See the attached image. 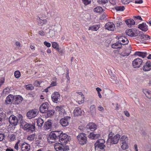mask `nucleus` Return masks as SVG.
<instances>
[{
	"label": "nucleus",
	"instance_id": "nucleus-1",
	"mask_svg": "<svg viewBox=\"0 0 151 151\" xmlns=\"http://www.w3.org/2000/svg\"><path fill=\"white\" fill-rule=\"evenodd\" d=\"M21 124L23 129L27 132H33L35 130V124L28 123L24 121H22Z\"/></svg>",
	"mask_w": 151,
	"mask_h": 151
},
{
	"label": "nucleus",
	"instance_id": "nucleus-2",
	"mask_svg": "<svg viewBox=\"0 0 151 151\" xmlns=\"http://www.w3.org/2000/svg\"><path fill=\"white\" fill-rule=\"evenodd\" d=\"M77 138L78 143L81 145H83L86 143L87 139L85 134L83 133H79Z\"/></svg>",
	"mask_w": 151,
	"mask_h": 151
},
{
	"label": "nucleus",
	"instance_id": "nucleus-3",
	"mask_svg": "<svg viewBox=\"0 0 151 151\" xmlns=\"http://www.w3.org/2000/svg\"><path fill=\"white\" fill-rule=\"evenodd\" d=\"M64 143H56L55 144V148L57 151H63L69 150V147L66 145Z\"/></svg>",
	"mask_w": 151,
	"mask_h": 151
},
{
	"label": "nucleus",
	"instance_id": "nucleus-4",
	"mask_svg": "<svg viewBox=\"0 0 151 151\" xmlns=\"http://www.w3.org/2000/svg\"><path fill=\"white\" fill-rule=\"evenodd\" d=\"M70 119L71 117L69 116L64 117L60 119L59 123L63 127H66L69 124Z\"/></svg>",
	"mask_w": 151,
	"mask_h": 151
},
{
	"label": "nucleus",
	"instance_id": "nucleus-5",
	"mask_svg": "<svg viewBox=\"0 0 151 151\" xmlns=\"http://www.w3.org/2000/svg\"><path fill=\"white\" fill-rule=\"evenodd\" d=\"M38 113L37 109H32L29 111L27 114V116L29 119L35 117Z\"/></svg>",
	"mask_w": 151,
	"mask_h": 151
},
{
	"label": "nucleus",
	"instance_id": "nucleus-6",
	"mask_svg": "<svg viewBox=\"0 0 151 151\" xmlns=\"http://www.w3.org/2000/svg\"><path fill=\"white\" fill-rule=\"evenodd\" d=\"M9 121L12 126H15L17 125L19 120L15 116L12 115L9 117Z\"/></svg>",
	"mask_w": 151,
	"mask_h": 151
},
{
	"label": "nucleus",
	"instance_id": "nucleus-7",
	"mask_svg": "<svg viewBox=\"0 0 151 151\" xmlns=\"http://www.w3.org/2000/svg\"><path fill=\"white\" fill-rule=\"evenodd\" d=\"M49 106V104L47 102L42 104L40 107V112L43 113H46L48 110Z\"/></svg>",
	"mask_w": 151,
	"mask_h": 151
},
{
	"label": "nucleus",
	"instance_id": "nucleus-8",
	"mask_svg": "<svg viewBox=\"0 0 151 151\" xmlns=\"http://www.w3.org/2000/svg\"><path fill=\"white\" fill-rule=\"evenodd\" d=\"M142 63L143 62L141 59L137 58L135 59L133 61L132 64L134 68H137L139 67Z\"/></svg>",
	"mask_w": 151,
	"mask_h": 151
},
{
	"label": "nucleus",
	"instance_id": "nucleus-9",
	"mask_svg": "<svg viewBox=\"0 0 151 151\" xmlns=\"http://www.w3.org/2000/svg\"><path fill=\"white\" fill-rule=\"evenodd\" d=\"M120 137V135L119 134H117L114 137L111 138V136H109V140L110 141L111 143L112 144H115L117 143Z\"/></svg>",
	"mask_w": 151,
	"mask_h": 151
},
{
	"label": "nucleus",
	"instance_id": "nucleus-10",
	"mask_svg": "<svg viewBox=\"0 0 151 151\" xmlns=\"http://www.w3.org/2000/svg\"><path fill=\"white\" fill-rule=\"evenodd\" d=\"M52 120H49L45 122L44 126L43 127V129L45 130H51L52 128Z\"/></svg>",
	"mask_w": 151,
	"mask_h": 151
},
{
	"label": "nucleus",
	"instance_id": "nucleus-11",
	"mask_svg": "<svg viewBox=\"0 0 151 151\" xmlns=\"http://www.w3.org/2000/svg\"><path fill=\"white\" fill-rule=\"evenodd\" d=\"M59 141L61 143H64L65 144L67 143L68 141V136L65 134L61 133Z\"/></svg>",
	"mask_w": 151,
	"mask_h": 151
},
{
	"label": "nucleus",
	"instance_id": "nucleus-12",
	"mask_svg": "<svg viewBox=\"0 0 151 151\" xmlns=\"http://www.w3.org/2000/svg\"><path fill=\"white\" fill-rule=\"evenodd\" d=\"M76 93L78 94V96L77 102L80 104L83 103L84 101V97L82 93L80 92H77Z\"/></svg>",
	"mask_w": 151,
	"mask_h": 151
},
{
	"label": "nucleus",
	"instance_id": "nucleus-13",
	"mask_svg": "<svg viewBox=\"0 0 151 151\" xmlns=\"http://www.w3.org/2000/svg\"><path fill=\"white\" fill-rule=\"evenodd\" d=\"M60 98V96L58 92H55L52 94L51 98L52 101L55 102L57 103L59 101Z\"/></svg>",
	"mask_w": 151,
	"mask_h": 151
},
{
	"label": "nucleus",
	"instance_id": "nucleus-14",
	"mask_svg": "<svg viewBox=\"0 0 151 151\" xmlns=\"http://www.w3.org/2000/svg\"><path fill=\"white\" fill-rule=\"evenodd\" d=\"M119 42L121 45H126L129 42L128 39L125 37L123 36H119L118 37Z\"/></svg>",
	"mask_w": 151,
	"mask_h": 151
},
{
	"label": "nucleus",
	"instance_id": "nucleus-15",
	"mask_svg": "<svg viewBox=\"0 0 151 151\" xmlns=\"http://www.w3.org/2000/svg\"><path fill=\"white\" fill-rule=\"evenodd\" d=\"M97 125L93 123H89L86 126L88 131H89V130L91 131H94L97 129Z\"/></svg>",
	"mask_w": 151,
	"mask_h": 151
},
{
	"label": "nucleus",
	"instance_id": "nucleus-16",
	"mask_svg": "<svg viewBox=\"0 0 151 151\" xmlns=\"http://www.w3.org/2000/svg\"><path fill=\"white\" fill-rule=\"evenodd\" d=\"M105 28L110 31H114L115 29V26L112 22H108L105 25Z\"/></svg>",
	"mask_w": 151,
	"mask_h": 151
},
{
	"label": "nucleus",
	"instance_id": "nucleus-17",
	"mask_svg": "<svg viewBox=\"0 0 151 151\" xmlns=\"http://www.w3.org/2000/svg\"><path fill=\"white\" fill-rule=\"evenodd\" d=\"M21 148L22 151H28L30 150V147L27 144L24 142L21 145Z\"/></svg>",
	"mask_w": 151,
	"mask_h": 151
},
{
	"label": "nucleus",
	"instance_id": "nucleus-18",
	"mask_svg": "<svg viewBox=\"0 0 151 151\" xmlns=\"http://www.w3.org/2000/svg\"><path fill=\"white\" fill-rule=\"evenodd\" d=\"M56 109L58 111L60 115H63L66 114L64 108V107L62 106H57L56 107Z\"/></svg>",
	"mask_w": 151,
	"mask_h": 151
},
{
	"label": "nucleus",
	"instance_id": "nucleus-19",
	"mask_svg": "<svg viewBox=\"0 0 151 151\" xmlns=\"http://www.w3.org/2000/svg\"><path fill=\"white\" fill-rule=\"evenodd\" d=\"M143 68V70L145 71L150 70L151 69V62L149 61H147Z\"/></svg>",
	"mask_w": 151,
	"mask_h": 151
},
{
	"label": "nucleus",
	"instance_id": "nucleus-20",
	"mask_svg": "<svg viewBox=\"0 0 151 151\" xmlns=\"http://www.w3.org/2000/svg\"><path fill=\"white\" fill-rule=\"evenodd\" d=\"M47 22V20L46 19H44L42 17H39L38 19V24L39 26H42L46 24Z\"/></svg>",
	"mask_w": 151,
	"mask_h": 151
},
{
	"label": "nucleus",
	"instance_id": "nucleus-21",
	"mask_svg": "<svg viewBox=\"0 0 151 151\" xmlns=\"http://www.w3.org/2000/svg\"><path fill=\"white\" fill-rule=\"evenodd\" d=\"M140 38L142 43H145L146 40H149L150 39V37L147 35H139Z\"/></svg>",
	"mask_w": 151,
	"mask_h": 151
},
{
	"label": "nucleus",
	"instance_id": "nucleus-22",
	"mask_svg": "<svg viewBox=\"0 0 151 151\" xmlns=\"http://www.w3.org/2000/svg\"><path fill=\"white\" fill-rule=\"evenodd\" d=\"M23 100V98L20 95H17L14 96V101L15 103L18 104L20 103Z\"/></svg>",
	"mask_w": 151,
	"mask_h": 151
},
{
	"label": "nucleus",
	"instance_id": "nucleus-23",
	"mask_svg": "<svg viewBox=\"0 0 151 151\" xmlns=\"http://www.w3.org/2000/svg\"><path fill=\"white\" fill-rule=\"evenodd\" d=\"M125 22L127 24L129 27H131L132 26L134 25L135 23V21L133 19H127L125 21Z\"/></svg>",
	"mask_w": 151,
	"mask_h": 151
},
{
	"label": "nucleus",
	"instance_id": "nucleus-24",
	"mask_svg": "<svg viewBox=\"0 0 151 151\" xmlns=\"http://www.w3.org/2000/svg\"><path fill=\"white\" fill-rule=\"evenodd\" d=\"M13 101H14V96L10 94L6 97L5 101L6 103L9 104Z\"/></svg>",
	"mask_w": 151,
	"mask_h": 151
},
{
	"label": "nucleus",
	"instance_id": "nucleus-25",
	"mask_svg": "<svg viewBox=\"0 0 151 151\" xmlns=\"http://www.w3.org/2000/svg\"><path fill=\"white\" fill-rule=\"evenodd\" d=\"M138 28L145 32L146 31L148 30L147 26L145 23L139 24L138 26Z\"/></svg>",
	"mask_w": 151,
	"mask_h": 151
},
{
	"label": "nucleus",
	"instance_id": "nucleus-26",
	"mask_svg": "<svg viewBox=\"0 0 151 151\" xmlns=\"http://www.w3.org/2000/svg\"><path fill=\"white\" fill-rule=\"evenodd\" d=\"M100 137V135L99 134H95L93 133H91L88 135V137L92 139H95Z\"/></svg>",
	"mask_w": 151,
	"mask_h": 151
},
{
	"label": "nucleus",
	"instance_id": "nucleus-27",
	"mask_svg": "<svg viewBox=\"0 0 151 151\" xmlns=\"http://www.w3.org/2000/svg\"><path fill=\"white\" fill-rule=\"evenodd\" d=\"M54 134V135L57 138L58 140L60 138V137L61 136V133H63V132L61 131H55L52 132Z\"/></svg>",
	"mask_w": 151,
	"mask_h": 151
},
{
	"label": "nucleus",
	"instance_id": "nucleus-28",
	"mask_svg": "<svg viewBox=\"0 0 151 151\" xmlns=\"http://www.w3.org/2000/svg\"><path fill=\"white\" fill-rule=\"evenodd\" d=\"M147 54L146 52H136L134 53L135 55H137L143 58H144L146 57Z\"/></svg>",
	"mask_w": 151,
	"mask_h": 151
},
{
	"label": "nucleus",
	"instance_id": "nucleus-29",
	"mask_svg": "<svg viewBox=\"0 0 151 151\" xmlns=\"http://www.w3.org/2000/svg\"><path fill=\"white\" fill-rule=\"evenodd\" d=\"M48 139L52 140V141H50L51 142H55V140H58L55 135H54L52 132H51L49 134L48 138Z\"/></svg>",
	"mask_w": 151,
	"mask_h": 151
},
{
	"label": "nucleus",
	"instance_id": "nucleus-30",
	"mask_svg": "<svg viewBox=\"0 0 151 151\" xmlns=\"http://www.w3.org/2000/svg\"><path fill=\"white\" fill-rule=\"evenodd\" d=\"M81 113V109L79 107L76 108L74 111V114L76 116L80 115Z\"/></svg>",
	"mask_w": 151,
	"mask_h": 151
},
{
	"label": "nucleus",
	"instance_id": "nucleus-31",
	"mask_svg": "<svg viewBox=\"0 0 151 151\" xmlns=\"http://www.w3.org/2000/svg\"><path fill=\"white\" fill-rule=\"evenodd\" d=\"M143 92L147 98L151 99V92L150 91L145 89L143 90Z\"/></svg>",
	"mask_w": 151,
	"mask_h": 151
},
{
	"label": "nucleus",
	"instance_id": "nucleus-32",
	"mask_svg": "<svg viewBox=\"0 0 151 151\" xmlns=\"http://www.w3.org/2000/svg\"><path fill=\"white\" fill-rule=\"evenodd\" d=\"M95 145V151H98L99 150V148L101 149H104V147H105V146L104 145V144H98V145Z\"/></svg>",
	"mask_w": 151,
	"mask_h": 151
},
{
	"label": "nucleus",
	"instance_id": "nucleus-33",
	"mask_svg": "<svg viewBox=\"0 0 151 151\" xmlns=\"http://www.w3.org/2000/svg\"><path fill=\"white\" fill-rule=\"evenodd\" d=\"M127 35H128L129 36H136L137 35L136 33H134L131 29H129L128 31L126 32Z\"/></svg>",
	"mask_w": 151,
	"mask_h": 151
},
{
	"label": "nucleus",
	"instance_id": "nucleus-34",
	"mask_svg": "<svg viewBox=\"0 0 151 151\" xmlns=\"http://www.w3.org/2000/svg\"><path fill=\"white\" fill-rule=\"evenodd\" d=\"M37 122L38 126L41 128L42 127L44 122L42 119L41 118H39L37 119Z\"/></svg>",
	"mask_w": 151,
	"mask_h": 151
},
{
	"label": "nucleus",
	"instance_id": "nucleus-35",
	"mask_svg": "<svg viewBox=\"0 0 151 151\" xmlns=\"http://www.w3.org/2000/svg\"><path fill=\"white\" fill-rule=\"evenodd\" d=\"M90 110L92 115H93L96 114V109L94 105H92L90 106Z\"/></svg>",
	"mask_w": 151,
	"mask_h": 151
},
{
	"label": "nucleus",
	"instance_id": "nucleus-36",
	"mask_svg": "<svg viewBox=\"0 0 151 151\" xmlns=\"http://www.w3.org/2000/svg\"><path fill=\"white\" fill-rule=\"evenodd\" d=\"M122 46L121 44V43L119 42L118 43H116L113 44L112 45V48L114 49H118V48H121Z\"/></svg>",
	"mask_w": 151,
	"mask_h": 151
},
{
	"label": "nucleus",
	"instance_id": "nucleus-37",
	"mask_svg": "<svg viewBox=\"0 0 151 151\" xmlns=\"http://www.w3.org/2000/svg\"><path fill=\"white\" fill-rule=\"evenodd\" d=\"M46 112H47V116L50 117L54 115L55 111L54 110H50Z\"/></svg>",
	"mask_w": 151,
	"mask_h": 151
},
{
	"label": "nucleus",
	"instance_id": "nucleus-38",
	"mask_svg": "<svg viewBox=\"0 0 151 151\" xmlns=\"http://www.w3.org/2000/svg\"><path fill=\"white\" fill-rule=\"evenodd\" d=\"M105 142V140L103 139H101L97 140L96 142L95 143V145H98V144H103Z\"/></svg>",
	"mask_w": 151,
	"mask_h": 151
},
{
	"label": "nucleus",
	"instance_id": "nucleus-39",
	"mask_svg": "<svg viewBox=\"0 0 151 151\" xmlns=\"http://www.w3.org/2000/svg\"><path fill=\"white\" fill-rule=\"evenodd\" d=\"M93 11L96 13H100L103 11V9L100 6H98L94 8Z\"/></svg>",
	"mask_w": 151,
	"mask_h": 151
},
{
	"label": "nucleus",
	"instance_id": "nucleus-40",
	"mask_svg": "<svg viewBox=\"0 0 151 151\" xmlns=\"http://www.w3.org/2000/svg\"><path fill=\"white\" fill-rule=\"evenodd\" d=\"M35 134H33L28 136L27 139L30 141H33L34 140L35 137Z\"/></svg>",
	"mask_w": 151,
	"mask_h": 151
},
{
	"label": "nucleus",
	"instance_id": "nucleus-41",
	"mask_svg": "<svg viewBox=\"0 0 151 151\" xmlns=\"http://www.w3.org/2000/svg\"><path fill=\"white\" fill-rule=\"evenodd\" d=\"M122 144L121 146V148L123 150H125L127 149L128 147L126 143V142H121V143Z\"/></svg>",
	"mask_w": 151,
	"mask_h": 151
},
{
	"label": "nucleus",
	"instance_id": "nucleus-42",
	"mask_svg": "<svg viewBox=\"0 0 151 151\" xmlns=\"http://www.w3.org/2000/svg\"><path fill=\"white\" fill-rule=\"evenodd\" d=\"M48 34L50 37H52L55 35V31L53 30L50 29Z\"/></svg>",
	"mask_w": 151,
	"mask_h": 151
},
{
	"label": "nucleus",
	"instance_id": "nucleus-43",
	"mask_svg": "<svg viewBox=\"0 0 151 151\" xmlns=\"http://www.w3.org/2000/svg\"><path fill=\"white\" fill-rule=\"evenodd\" d=\"M9 137L10 138L9 141H13L16 139V136L14 134H12L10 135L9 136Z\"/></svg>",
	"mask_w": 151,
	"mask_h": 151
},
{
	"label": "nucleus",
	"instance_id": "nucleus-44",
	"mask_svg": "<svg viewBox=\"0 0 151 151\" xmlns=\"http://www.w3.org/2000/svg\"><path fill=\"white\" fill-rule=\"evenodd\" d=\"M127 140V137L125 135L123 136L120 139L121 143L122 142H126Z\"/></svg>",
	"mask_w": 151,
	"mask_h": 151
},
{
	"label": "nucleus",
	"instance_id": "nucleus-45",
	"mask_svg": "<svg viewBox=\"0 0 151 151\" xmlns=\"http://www.w3.org/2000/svg\"><path fill=\"white\" fill-rule=\"evenodd\" d=\"M115 9L117 11H123L124 10L125 8L123 6H119L115 7Z\"/></svg>",
	"mask_w": 151,
	"mask_h": 151
},
{
	"label": "nucleus",
	"instance_id": "nucleus-46",
	"mask_svg": "<svg viewBox=\"0 0 151 151\" xmlns=\"http://www.w3.org/2000/svg\"><path fill=\"white\" fill-rule=\"evenodd\" d=\"M6 117V115L5 113H2L0 114V121H3Z\"/></svg>",
	"mask_w": 151,
	"mask_h": 151
},
{
	"label": "nucleus",
	"instance_id": "nucleus-47",
	"mask_svg": "<svg viewBox=\"0 0 151 151\" xmlns=\"http://www.w3.org/2000/svg\"><path fill=\"white\" fill-rule=\"evenodd\" d=\"M14 76L17 78H19L20 76V72L18 70L14 72Z\"/></svg>",
	"mask_w": 151,
	"mask_h": 151
},
{
	"label": "nucleus",
	"instance_id": "nucleus-48",
	"mask_svg": "<svg viewBox=\"0 0 151 151\" xmlns=\"http://www.w3.org/2000/svg\"><path fill=\"white\" fill-rule=\"evenodd\" d=\"M58 127L57 123H55L53 125L52 124L51 130H55Z\"/></svg>",
	"mask_w": 151,
	"mask_h": 151
},
{
	"label": "nucleus",
	"instance_id": "nucleus-49",
	"mask_svg": "<svg viewBox=\"0 0 151 151\" xmlns=\"http://www.w3.org/2000/svg\"><path fill=\"white\" fill-rule=\"evenodd\" d=\"M98 29V28L95 26L90 27L88 28L89 30H91L92 31H97Z\"/></svg>",
	"mask_w": 151,
	"mask_h": 151
},
{
	"label": "nucleus",
	"instance_id": "nucleus-50",
	"mask_svg": "<svg viewBox=\"0 0 151 151\" xmlns=\"http://www.w3.org/2000/svg\"><path fill=\"white\" fill-rule=\"evenodd\" d=\"M26 88L27 90H32L34 89V87L32 84H29L26 86Z\"/></svg>",
	"mask_w": 151,
	"mask_h": 151
},
{
	"label": "nucleus",
	"instance_id": "nucleus-51",
	"mask_svg": "<svg viewBox=\"0 0 151 151\" xmlns=\"http://www.w3.org/2000/svg\"><path fill=\"white\" fill-rule=\"evenodd\" d=\"M83 3L85 5H87L91 3V0H82Z\"/></svg>",
	"mask_w": 151,
	"mask_h": 151
},
{
	"label": "nucleus",
	"instance_id": "nucleus-52",
	"mask_svg": "<svg viewBox=\"0 0 151 151\" xmlns=\"http://www.w3.org/2000/svg\"><path fill=\"white\" fill-rule=\"evenodd\" d=\"M52 47L55 49L57 47H59L58 45L55 42H52Z\"/></svg>",
	"mask_w": 151,
	"mask_h": 151
},
{
	"label": "nucleus",
	"instance_id": "nucleus-53",
	"mask_svg": "<svg viewBox=\"0 0 151 151\" xmlns=\"http://www.w3.org/2000/svg\"><path fill=\"white\" fill-rule=\"evenodd\" d=\"M133 19L135 21H136L137 19H139L141 20H142V18H141V17L139 16H134L133 17Z\"/></svg>",
	"mask_w": 151,
	"mask_h": 151
},
{
	"label": "nucleus",
	"instance_id": "nucleus-54",
	"mask_svg": "<svg viewBox=\"0 0 151 151\" xmlns=\"http://www.w3.org/2000/svg\"><path fill=\"white\" fill-rule=\"evenodd\" d=\"M122 3L124 4H127L131 2V0H121Z\"/></svg>",
	"mask_w": 151,
	"mask_h": 151
},
{
	"label": "nucleus",
	"instance_id": "nucleus-55",
	"mask_svg": "<svg viewBox=\"0 0 151 151\" xmlns=\"http://www.w3.org/2000/svg\"><path fill=\"white\" fill-rule=\"evenodd\" d=\"M10 89L8 88H7L4 89L3 91V93L5 94H7L9 93L10 91Z\"/></svg>",
	"mask_w": 151,
	"mask_h": 151
},
{
	"label": "nucleus",
	"instance_id": "nucleus-56",
	"mask_svg": "<svg viewBox=\"0 0 151 151\" xmlns=\"http://www.w3.org/2000/svg\"><path fill=\"white\" fill-rule=\"evenodd\" d=\"M40 83L38 81H36L34 83V85L36 86H40Z\"/></svg>",
	"mask_w": 151,
	"mask_h": 151
},
{
	"label": "nucleus",
	"instance_id": "nucleus-57",
	"mask_svg": "<svg viewBox=\"0 0 151 151\" xmlns=\"http://www.w3.org/2000/svg\"><path fill=\"white\" fill-rule=\"evenodd\" d=\"M98 1L100 3L105 4L108 2L107 0H98Z\"/></svg>",
	"mask_w": 151,
	"mask_h": 151
},
{
	"label": "nucleus",
	"instance_id": "nucleus-58",
	"mask_svg": "<svg viewBox=\"0 0 151 151\" xmlns=\"http://www.w3.org/2000/svg\"><path fill=\"white\" fill-rule=\"evenodd\" d=\"M109 2L113 5L116 4V1L115 0H109Z\"/></svg>",
	"mask_w": 151,
	"mask_h": 151
},
{
	"label": "nucleus",
	"instance_id": "nucleus-59",
	"mask_svg": "<svg viewBox=\"0 0 151 151\" xmlns=\"http://www.w3.org/2000/svg\"><path fill=\"white\" fill-rule=\"evenodd\" d=\"M44 44L47 46V47H50L51 46V44L50 43L45 41L44 42Z\"/></svg>",
	"mask_w": 151,
	"mask_h": 151
},
{
	"label": "nucleus",
	"instance_id": "nucleus-60",
	"mask_svg": "<svg viewBox=\"0 0 151 151\" xmlns=\"http://www.w3.org/2000/svg\"><path fill=\"white\" fill-rule=\"evenodd\" d=\"M39 34L42 36H44L45 35V32L42 30L39 31Z\"/></svg>",
	"mask_w": 151,
	"mask_h": 151
},
{
	"label": "nucleus",
	"instance_id": "nucleus-61",
	"mask_svg": "<svg viewBox=\"0 0 151 151\" xmlns=\"http://www.w3.org/2000/svg\"><path fill=\"white\" fill-rule=\"evenodd\" d=\"M5 137L4 135L3 134H0V141L2 140Z\"/></svg>",
	"mask_w": 151,
	"mask_h": 151
},
{
	"label": "nucleus",
	"instance_id": "nucleus-62",
	"mask_svg": "<svg viewBox=\"0 0 151 151\" xmlns=\"http://www.w3.org/2000/svg\"><path fill=\"white\" fill-rule=\"evenodd\" d=\"M19 141L17 142L14 146V148L16 149L17 150H18V147H19Z\"/></svg>",
	"mask_w": 151,
	"mask_h": 151
},
{
	"label": "nucleus",
	"instance_id": "nucleus-63",
	"mask_svg": "<svg viewBox=\"0 0 151 151\" xmlns=\"http://www.w3.org/2000/svg\"><path fill=\"white\" fill-rule=\"evenodd\" d=\"M98 108V110L101 111H103L104 110V108L101 106H99Z\"/></svg>",
	"mask_w": 151,
	"mask_h": 151
},
{
	"label": "nucleus",
	"instance_id": "nucleus-64",
	"mask_svg": "<svg viewBox=\"0 0 151 151\" xmlns=\"http://www.w3.org/2000/svg\"><path fill=\"white\" fill-rule=\"evenodd\" d=\"M124 114L127 117H128L130 115L128 111H124Z\"/></svg>",
	"mask_w": 151,
	"mask_h": 151
}]
</instances>
